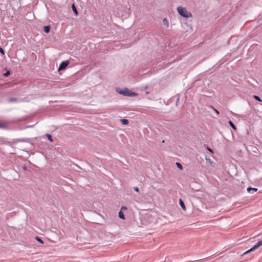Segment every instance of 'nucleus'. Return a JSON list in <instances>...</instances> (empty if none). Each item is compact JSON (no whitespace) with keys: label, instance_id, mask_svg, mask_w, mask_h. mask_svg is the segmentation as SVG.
Returning a JSON list of instances; mask_svg holds the SVG:
<instances>
[{"label":"nucleus","instance_id":"10","mask_svg":"<svg viewBox=\"0 0 262 262\" xmlns=\"http://www.w3.org/2000/svg\"><path fill=\"white\" fill-rule=\"evenodd\" d=\"M229 124L233 129L236 130V127L231 121H229Z\"/></svg>","mask_w":262,"mask_h":262},{"label":"nucleus","instance_id":"22","mask_svg":"<svg viewBox=\"0 0 262 262\" xmlns=\"http://www.w3.org/2000/svg\"><path fill=\"white\" fill-rule=\"evenodd\" d=\"M134 189L135 191H137V192H139V188L137 187H135L134 188Z\"/></svg>","mask_w":262,"mask_h":262},{"label":"nucleus","instance_id":"19","mask_svg":"<svg viewBox=\"0 0 262 262\" xmlns=\"http://www.w3.org/2000/svg\"><path fill=\"white\" fill-rule=\"evenodd\" d=\"M127 210V207H125V206H122L121 208L120 211L122 212L123 211H124V210Z\"/></svg>","mask_w":262,"mask_h":262},{"label":"nucleus","instance_id":"15","mask_svg":"<svg viewBox=\"0 0 262 262\" xmlns=\"http://www.w3.org/2000/svg\"><path fill=\"white\" fill-rule=\"evenodd\" d=\"M72 9H73V11L77 14V11L76 10V8L75 6H74V5H72Z\"/></svg>","mask_w":262,"mask_h":262},{"label":"nucleus","instance_id":"6","mask_svg":"<svg viewBox=\"0 0 262 262\" xmlns=\"http://www.w3.org/2000/svg\"><path fill=\"white\" fill-rule=\"evenodd\" d=\"M121 122L124 125H127L129 123L127 119H121Z\"/></svg>","mask_w":262,"mask_h":262},{"label":"nucleus","instance_id":"9","mask_svg":"<svg viewBox=\"0 0 262 262\" xmlns=\"http://www.w3.org/2000/svg\"><path fill=\"white\" fill-rule=\"evenodd\" d=\"M119 217L123 220L125 219L124 215L123 213L121 211H120L119 212Z\"/></svg>","mask_w":262,"mask_h":262},{"label":"nucleus","instance_id":"2","mask_svg":"<svg viewBox=\"0 0 262 262\" xmlns=\"http://www.w3.org/2000/svg\"><path fill=\"white\" fill-rule=\"evenodd\" d=\"M262 246V241H259L254 246L251 248L250 250L246 251L244 254L249 253L250 252L253 251L256 249L258 248L260 246Z\"/></svg>","mask_w":262,"mask_h":262},{"label":"nucleus","instance_id":"24","mask_svg":"<svg viewBox=\"0 0 262 262\" xmlns=\"http://www.w3.org/2000/svg\"><path fill=\"white\" fill-rule=\"evenodd\" d=\"M16 100V99L11 98V99H10V101H11V102H12V101H15Z\"/></svg>","mask_w":262,"mask_h":262},{"label":"nucleus","instance_id":"17","mask_svg":"<svg viewBox=\"0 0 262 262\" xmlns=\"http://www.w3.org/2000/svg\"><path fill=\"white\" fill-rule=\"evenodd\" d=\"M205 159L206 161H208L210 164H212V162L211 161L209 157H206Z\"/></svg>","mask_w":262,"mask_h":262},{"label":"nucleus","instance_id":"5","mask_svg":"<svg viewBox=\"0 0 262 262\" xmlns=\"http://www.w3.org/2000/svg\"><path fill=\"white\" fill-rule=\"evenodd\" d=\"M179 202H180V206H181V207L182 208L183 210L185 211L186 210V208L185 204H184V202H183V201L182 200V199H180Z\"/></svg>","mask_w":262,"mask_h":262},{"label":"nucleus","instance_id":"14","mask_svg":"<svg viewBox=\"0 0 262 262\" xmlns=\"http://www.w3.org/2000/svg\"><path fill=\"white\" fill-rule=\"evenodd\" d=\"M176 165H177V167L179 169H183V167H182V165L180 163L177 162V163H176Z\"/></svg>","mask_w":262,"mask_h":262},{"label":"nucleus","instance_id":"3","mask_svg":"<svg viewBox=\"0 0 262 262\" xmlns=\"http://www.w3.org/2000/svg\"><path fill=\"white\" fill-rule=\"evenodd\" d=\"M69 62L68 61H65L62 62L59 68V70H62L66 68V67L68 66Z\"/></svg>","mask_w":262,"mask_h":262},{"label":"nucleus","instance_id":"20","mask_svg":"<svg viewBox=\"0 0 262 262\" xmlns=\"http://www.w3.org/2000/svg\"><path fill=\"white\" fill-rule=\"evenodd\" d=\"M211 108H212L214 111V112H215L217 115H219V111H218L217 110H216L215 108H214L213 106H211Z\"/></svg>","mask_w":262,"mask_h":262},{"label":"nucleus","instance_id":"18","mask_svg":"<svg viewBox=\"0 0 262 262\" xmlns=\"http://www.w3.org/2000/svg\"><path fill=\"white\" fill-rule=\"evenodd\" d=\"M47 137H48V139L50 141H52L53 140H52V136L49 135V134H47Z\"/></svg>","mask_w":262,"mask_h":262},{"label":"nucleus","instance_id":"1","mask_svg":"<svg viewBox=\"0 0 262 262\" xmlns=\"http://www.w3.org/2000/svg\"><path fill=\"white\" fill-rule=\"evenodd\" d=\"M177 10L179 14L184 17L189 18L192 16L191 13L187 11L185 8L179 7Z\"/></svg>","mask_w":262,"mask_h":262},{"label":"nucleus","instance_id":"23","mask_svg":"<svg viewBox=\"0 0 262 262\" xmlns=\"http://www.w3.org/2000/svg\"><path fill=\"white\" fill-rule=\"evenodd\" d=\"M10 74V72L8 71L7 73L4 74L5 76H8Z\"/></svg>","mask_w":262,"mask_h":262},{"label":"nucleus","instance_id":"16","mask_svg":"<svg viewBox=\"0 0 262 262\" xmlns=\"http://www.w3.org/2000/svg\"><path fill=\"white\" fill-rule=\"evenodd\" d=\"M6 127V124L0 123V128H4Z\"/></svg>","mask_w":262,"mask_h":262},{"label":"nucleus","instance_id":"11","mask_svg":"<svg viewBox=\"0 0 262 262\" xmlns=\"http://www.w3.org/2000/svg\"><path fill=\"white\" fill-rule=\"evenodd\" d=\"M252 190L254 191H257V188H251V187H249L248 189H247V190L248 192H250V191Z\"/></svg>","mask_w":262,"mask_h":262},{"label":"nucleus","instance_id":"12","mask_svg":"<svg viewBox=\"0 0 262 262\" xmlns=\"http://www.w3.org/2000/svg\"><path fill=\"white\" fill-rule=\"evenodd\" d=\"M35 239H36V241H37L38 242H39L40 243L42 244H43L44 243H43V242L42 241V240L41 239H40V238L39 237H38V236H36V237H35Z\"/></svg>","mask_w":262,"mask_h":262},{"label":"nucleus","instance_id":"25","mask_svg":"<svg viewBox=\"0 0 262 262\" xmlns=\"http://www.w3.org/2000/svg\"><path fill=\"white\" fill-rule=\"evenodd\" d=\"M207 149L211 152L213 153V151L211 149H210V148L209 147H207Z\"/></svg>","mask_w":262,"mask_h":262},{"label":"nucleus","instance_id":"4","mask_svg":"<svg viewBox=\"0 0 262 262\" xmlns=\"http://www.w3.org/2000/svg\"><path fill=\"white\" fill-rule=\"evenodd\" d=\"M120 94H121L125 96H132V94L131 93L127 90H125V91H122L119 92Z\"/></svg>","mask_w":262,"mask_h":262},{"label":"nucleus","instance_id":"7","mask_svg":"<svg viewBox=\"0 0 262 262\" xmlns=\"http://www.w3.org/2000/svg\"><path fill=\"white\" fill-rule=\"evenodd\" d=\"M163 23L164 25H165L167 27H168L169 23L166 18H164L163 19Z\"/></svg>","mask_w":262,"mask_h":262},{"label":"nucleus","instance_id":"13","mask_svg":"<svg viewBox=\"0 0 262 262\" xmlns=\"http://www.w3.org/2000/svg\"><path fill=\"white\" fill-rule=\"evenodd\" d=\"M254 98L257 100V101H262L261 99L259 97H258V96H256V95H254Z\"/></svg>","mask_w":262,"mask_h":262},{"label":"nucleus","instance_id":"8","mask_svg":"<svg viewBox=\"0 0 262 262\" xmlns=\"http://www.w3.org/2000/svg\"><path fill=\"white\" fill-rule=\"evenodd\" d=\"M43 30L46 33H48L50 32V27L49 26H45L44 27Z\"/></svg>","mask_w":262,"mask_h":262},{"label":"nucleus","instance_id":"21","mask_svg":"<svg viewBox=\"0 0 262 262\" xmlns=\"http://www.w3.org/2000/svg\"><path fill=\"white\" fill-rule=\"evenodd\" d=\"M0 52L3 55L4 54V51L3 50V49L2 48H0Z\"/></svg>","mask_w":262,"mask_h":262}]
</instances>
